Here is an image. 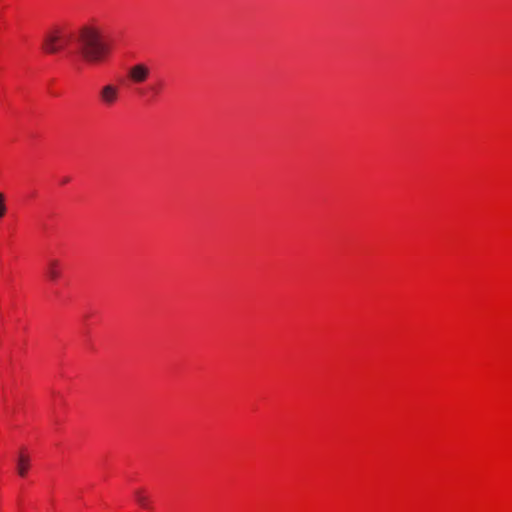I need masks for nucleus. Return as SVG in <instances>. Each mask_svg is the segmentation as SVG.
Here are the masks:
<instances>
[{"label": "nucleus", "instance_id": "obj_1", "mask_svg": "<svg viewBox=\"0 0 512 512\" xmlns=\"http://www.w3.org/2000/svg\"><path fill=\"white\" fill-rule=\"evenodd\" d=\"M78 51L88 63L103 61L111 52V45L103 39L102 32L95 26H84L76 38Z\"/></svg>", "mask_w": 512, "mask_h": 512}, {"label": "nucleus", "instance_id": "obj_4", "mask_svg": "<svg viewBox=\"0 0 512 512\" xmlns=\"http://www.w3.org/2000/svg\"><path fill=\"white\" fill-rule=\"evenodd\" d=\"M150 74V67L143 62L136 63L130 66L127 70V78L132 84L145 83L150 77Z\"/></svg>", "mask_w": 512, "mask_h": 512}, {"label": "nucleus", "instance_id": "obj_2", "mask_svg": "<svg viewBox=\"0 0 512 512\" xmlns=\"http://www.w3.org/2000/svg\"><path fill=\"white\" fill-rule=\"evenodd\" d=\"M70 41V35L61 27L47 30L42 39V50L47 54L61 52Z\"/></svg>", "mask_w": 512, "mask_h": 512}, {"label": "nucleus", "instance_id": "obj_5", "mask_svg": "<svg viewBox=\"0 0 512 512\" xmlns=\"http://www.w3.org/2000/svg\"><path fill=\"white\" fill-rule=\"evenodd\" d=\"M31 458L26 448L22 447L16 454V471L20 477H25L30 468Z\"/></svg>", "mask_w": 512, "mask_h": 512}, {"label": "nucleus", "instance_id": "obj_7", "mask_svg": "<svg viewBox=\"0 0 512 512\" xmlns=\"http://www.w3.org/2000/svg\"><path fill=\"white\" fill-rule=\"evenodd\" d=\"M58 266H57V262L56 261H51L48 266H47V272H48V275L51 277V278H55L57 277L58 275V270H57Z\"/></svg>", "mask_w": 512, "mask_h": 512}, {"label": "nucleus", "instance_id": "obj_8", "mask_svg": "<svg viewBox=\"0 0 512 512\" xmlns=\"http://www.w3.org/2000/svg\"><path fill=\"white\" fill-rule=\"evenodd\" d=\"M7 208L5 204V195L0 193V218L4 217L6 214Z\"/></svg>", "mask_w": 512, "mask_h": 512}, {"label": "nucleus", "instance_id": "obj_6", "mask_svg": "<svg viewBox=\"0 0 512 512\" xmlns=\"http://www.w3.org/2000/svg\"><path fill=\"white\" fill-rule=\"evenodd\" d=\"M135 499L137 503L143 508H150V499L143 491H135Z\"/></svg>", "mask_w": 512, "mask_h": 512}, {"label": "nucleus", "instance_id": "obj_9", "mask_svg": "<svg viewBox=\"0 0 512 512\" xmlns=\"http://www.w3.org/2000/svg\"><path fill=\"white\" fill-rule=\"evenodd\" d=\"M154 96H158L161 92V85H154L150 88Z\"/></svg>", "mask_w": 512, "mask_h": 512}, {"label": "nucleus", "instance_id": "obj_3", "mask_svg": "<svg viewBox=\"0 0 512 512\" xmlns=\"http://www.w3.org/2000/svg\"><path fill=\"white\" fill-rule=\"evenodd\" d=\"M98 100L104 107L115 106L121 97V88L116 83H105L99 87L97 92Z\"/></svg>", "mask_w": 512, "mask_h": 512}]
</instances>
